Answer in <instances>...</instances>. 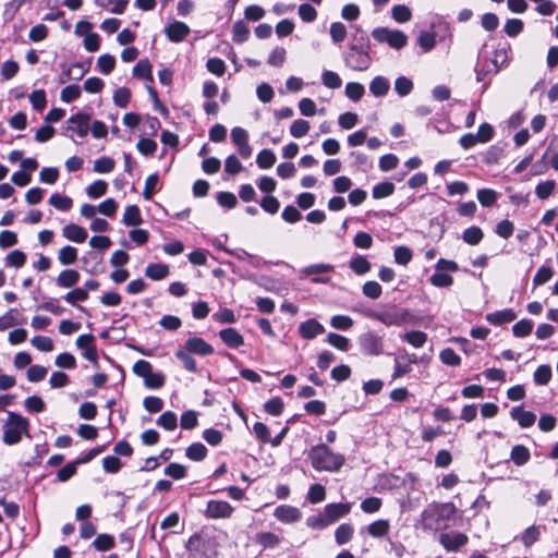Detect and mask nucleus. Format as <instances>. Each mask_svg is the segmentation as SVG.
Masks as SVG:
<instances>
[{"label": "nucleus", "mask_w": 558, "mask_h": 558, "mask_svg": "<svg viewBox=\"0 0 558 558\" xmlns=\"http://www.w3.org/2000/svg\"><path fill=\"white\" fill-rule=\"evenodd\" d=\"M343 62L347 68L352 71H367L373 59L371 57V41L365 33L360 36L352 35L347 51L342 54Z\"/></svg>", "instance_id": "f257e3e1"}, {"label": "nucleus", "mask_w": 558, "mask_h": 558, "mask_svg": "<svg viewBox=\"0 0 558 558\" xmlns=\"http://www.w3.org/2000/svg\"><path fill=\"white\" fill-rule=\"evenodd\" d=\"M456 512L451 502H430L421 513V524L424 530L437 532L448 525Z\"/></svg>", "instance_id": "f03ea898"}, {"label": "nucleus", "mask_w": 558, "mask_h": 558, "mask_svg": "<svg viewBox=\"0 0 558 558\" xmlns=\"http://www.w3.org/2000/svg\"><path fill=\"white\" fill-rule=\"evenodd\" d=\"M308 459L316 471L337 472L344 462L345 458L340 453H335L327 445L320 444L314 446L308 451Z\"/></svg>", "instance_id": "7ed1b4c3"}, {"label": "nucleus", "mask_w": 558, "mask_h": 558, "mask_svg": "<svg viewBox=\"0 0 558 558\" xmlns=\"http://www.w3.org/2000/svg\"><path fill=\"white\" fill-rule=\"evenodd\" d=\"M29 422L15 412L8 413V420L3 426V442L12 446L21 441L24 434H28Z\"/></svg>", "instance_id": "20e7f679"}, {"label": "nucleus", "mask_w": 558, "mask_h": 558, "mask_svg": "<svg viewBox=\"0 0 558 558\" xmlns=\"http://www.w3.org/2000/svg\"><path fill=\"white\" fill-rule=\"evenodd\" d=\"M365 315L372 319H376L386 326H402L410 320V314L407 310L397 305H387L380 310L367 311Z\"/></svg>", "instance_id": "39448f33"}, {"label": "nucleus", "mask_w": 558, "mask_h": 558, "mask_svg": "<svg viewBox=\"0 0 558 558\" xmlns=\"http://www.w3.org/2000/svg\"><path fill=\"white\" fill-rule=\"evenodd\" d=\"M372 37L378 43H386L393 49H402L408 44V36L399 29L376 27L372 31Z\"/></svg>", "instance_id": "423d86ee"}, {"label": "nucleus", "mask_w": 558, "mask_h": 558, "mask_svg": "<svg viewBox=\"0 0 558 558\" xmlns=\"http://www.w3.org/2000/svg\"><path fill=\"white\" fill-rule=\"evenodd\" d=\"M234 508L226 500H209L206 505L204 514L207 519H230Z\"/></svg>", "instance_id": "0eeeda50"}, {"label": "nucleus", "mask_w": 558, "mask_h": 558, "mask_svg": "<svg viewBox=\"0 0 558 558\" xmlns=\"http://www.w3.org/2000/svg\"><path fill=\"white\" fill-rule=\"evenodd\" d=\"M438 542L447 551L456 553L468 544L469 537L464 533L451 531L441 533L438 537Z\"/></svg>", "instance_id": "6e6552de"}, {"label": "nucleus", "mask_w": 558, "mask_h": 558, "mask_svg": "<svg viewBox=\"0 0 558 558\" xmlns=\"http://www.w3.org/2000/svg\"><path fill=\"white\" fill-rule=\"evenodd\" d=\"M359 344L364 354L379 355L383 353V340L374 332H366L360 336Z\"/></svg>", "instance_id": "1a4fd4ad"}, {"label": "nucleus", "mask_w": 558, "mask_h": 558, "mask_svg": "<svg viewBox=\"0 0 558 558\" xmlns=\"http://www.w3.org/2000/svg\"><path fill=\"white\" fill-rule=\"evenodd\" d=\"M89 121V114L77 112L68 119L66 130L76 133L78 137L83 138L88 134Z\"/></svg>", "instance_id": "9d476101"}, {"label": "nucleus", "mask_w": 558, "mask_h": 558, "mask_svg": "<svg viewBox=\"0 0 558 558\" xmlns=\"http://www.w3.org/2000/svg\"><path fill=\"white\" fill-rule=\"evenodd\" d=\"M352 508L351 502H338V504H327L324 507V514L329 523V525L333 524L341 518L347 517Z\"/></svg>", "instance_id": "9b49d317"}, {"label": "nucleus", "mask_w": 558, "mask_h": 558, "mask_svg": "<svg viewBox=\"0 0 558 558\" xmlns=\"http://www.w3.org/2000/svg\"><path fill=\"white\" fill-rule=\"evenodd\" d=\"M275 518L282 523H294L302 518L301 511L290 505H280L274 511Z\"/></svg>", "instance_id": "f8f14e48"}, {"label": "nucleus", "mask_w": 558, "mask_h": 558, "mask_svg": "<svg viewBox=\"0 0 558 558\" xmlns=\"http://www.w3.org/2000/svg\"><path fill=\"white\" fill-rule=\"evenodd\" d=\"M185 350L201 356L210 355L214 352L213 347L199 337L189 338L185 341Z\"/></svg>", "instance_id": "ddd939ff"}, {"label": "nucleus", "mask_w": 558, "mask_h": 558, "mask_svg": "<svg viewBox=\"0 0 558 558\" xmlns=\"http://www.w3.org/2000/svg\"><path fill=\"white\" fill-rule=\"evenodd\" d=\"M166 36L173 43H180L190 34V27L183 23L175 21L165 28Z\"/></svg>", "instance_id": "4468645a"}, {"label": "nucleus", "mask_w": 558, "mask_h": 558, "mask_svg": "<svg viewBox=\"0 0 558 558\" xmlns=\"http://www.w3.org/2000/svg\"><path fill=\"white\" fill-rule=\"evenodd\" d=\"M88 71V68H85V65L82 62H75L71 66L66 68L59 76V84H65L70 80H76L80 81L85 75V73Z\"/></svg>", "instance_id": "2eb2a0df"}, {"label": "nucleus", "mask_w": 558, "mask_h": 558, "mask_svg": "<svg viewBox=\"0 0 558 558\" xmlns=\"http://www.w3.org/2000/svg\"><path fill=\"white\" fill-rule=\"evenodd\" d=\"M219 337L222 342L231 349H238L244 344L243 336L236 329L231 327L221 329L219 331Z\"/></svg>", "instance_id": "dca6fc26"}, {"label": "nucleus", "mask_w": 558, "mask_h": 558, "mask_svg": "<svg viewBox=\"0 0 558 558\" xmlns=\"http://www.w3.org/2000/svg\"><path fill=\"white\" fill-rule=\"evenodd\" d=\"M512 420L517 421L522 428L532 426L536 421V415L531 411H524L522 407H514L510 411Z\"/></svg>", "instance_id": "f3484780"}, {"label": "nucleus", "mask_w": 558, "mask_h": 558, "mask_svg": "<svg viewBox=\"0 0 558 558\" xmlns=\"http://www.w3.org/2000/svg\"><path fill=\"white\" fill-rule=\"evenodd\" d=\"M62 234L65 239H68L69 241L75 242V243L85 242V240L87 239V235H88L85 228H83L78 225H75V223L66 225L62 229Z\"/></svg>", "instance_id": "a211bd4d"}, {"label": "nucleus", "mask_w": 558, "mask_h": 558, "mask_svg": "<svg viewBox=\"0 0 558 558\" xmlns=\"http://www.w3.org/2000/svg\"><path fill=\"white\" fill-rule=\"evenodd\" d=\"M300 335L304 339H313L325 331V328L316 319H308L300 325Z\"/></svg>", "instance_id": "6ab92c4d"}, {"label": "nucleus", "mask_w": 558, "mask_h": 558, "mask_svg": "<svg viewBox=\"0 0 558 558\" xmlns=\"http://www.w3.org/2000/svg\"><path fill=\"white\" fill-rule=\"evenodd\" d=\"M517 314L511 308L497 311L486 315V320L496 326L513 322Z\"/></svg>", "instance_id": "aec40b11"}, {"label": "nucleus", "mask_w": 558, "mask_h": 558, "mask_svg": "<svg viewBox=\"0 0 558 558\" xmlns=\"http://www.w3.org/2000/svg\"><path fill=\"white\" fill-rule=\"evenodd\" d=\"M88 299V293L83 288H75L72 291L68 292L63 300L73 305L76 306L81 312H86V308L82 305H77L78 302H85Z\"/></svg>", "instance_id": "412c9836"}, {"label": "nucleus", "mask_w": 558, "mask_h": 558, "mask_svg": "<svg viewBox=\"0 0 558 558\" xmlns=\"http://www.w3.org/2000/svg\"><path fill=\"white\" fill-rule=\"evenodd\" d=\"M80 280V274L74 269L62 270L57 277V284L61 288H73Z\"/></svg>", "instance_id": "4be33fe9"}, {"label": "nucleus", "mask_w": 558, "mask_h": 558, "mask_svg": "<svg viewBox=\"0 0 558 558\" xmlns=\"http://www.w3.org/2000/svg\"><path fill=\"white\" fill-rule=\"evenodd\" d=\"M390 88V83L385 76H375L369 83V92L375 97L386 96Z\"/></svg>", "instance_id": "5701e85b"}, {"label": "nucleus", "mask_w": 558, "mask_h": 558, "mask_svg": "<svg viewBox=\"0 0 558 558\" xmlns=\"http://www.w3.org/2000/svg\"><path fill=\"white\" fill-rule=\"evenodd\" d=\"M349 267L354 274L361 276L367 274L372 265L365 256L357 254L350 259Z\"/></svg>", "instance_id": "b1692460"}, {"label": "nucleus", "mask_w": 558, "mask_h": 558, "mask_svg": "<svg viewBox=\"0 0 558 558\" xmlns=\"http://www.w3.org/2000/svg\"><path fill=\"white\" fill-rule=\"evenodd\" d=\"M531 458L530 450L523 446V445H515L512 447L510 452V459L512 462L518 465L522 466L529 462Z\"/></svg>", "instance_id": "393cba45"}, {"label": "nucleus", "mask_w": 558, "mask_h": 558, "mask_svg": "<svg viewBox=\"0 0 558 558\" xmlns=\"http://www.w3.org/2000/svg\"><path fill=\"white\" fill-rule=\"evenodd\" d=\"M401 339L414 348H422L427 341V333L421 330H412L401 335Z\"/></svg>", "instance_id": "a878e982"}, {"label": "nucleus", "mask_w": 558, "mask_h": 558, "mask_svg": "<svg viewBox=\"0 0 558 558\" xmlns=\"http://www.w3.org/2000/svg\"><path fill=\"white\" fill-rule=\"evenodd\" d=\"M250 37L248 25L240 20L236 21L232 26V40L236 44L245 43Z\"/></svg>", "instance_id": "bb28decb"}, {"label": "nucleus", "mask_w": 558, "mask_h": 558, "mask_svg": "<svg viewBox=\"0 0 558 558\" xmlns=\"http://www.w3.org/2000/svg\"><path fill=\"white\" fill-rule=\"evenodd\" d=\"M169 272V267L165 264H148L145 269V275L153 280H162Z\"/></svg>", "instance_id": "cd10ccee"}, {"label": "nucleus", "mask_w": 558, "mask_h": 558, "mask_svg": "<svg viewBox=\"0 0 558 558\" xmlns=\"http://www.w3.org/2000/svg\"><path fill=\"white\" fill-rule=\"evenodd\" d=\"M133 75L138 78L147 80L149 83L154 82L151 74V64L147 59L140 60L133 68Z\"/></svg>", "instance_id": "c85d7f7f"}, {"label": "nucleus", "mask_w": 558, "mask_h": 558, "mask_svg": "<svg viewBox=\"0 0 558 558\" xmlns=\"http://www.w3.org/2000/svg\"><path fill=\"white\" fill-rule=\"evenodd\" d=\"M354 529L350 523L340 524L335 531V539L338 545L349 543L353 536Z\"/></svg>", "instance_id": "c756f323"}, {"label": "nucleus", "mask_w": 558, "mask_h": 558, "mask_svg": "<svg viewBox=\"0 0 558 558\" xmlns=\"http://www.w3.org/2000/svg\"><path fill=\"white\" fill-rule=\"evenodd\" d=\"M122 222L126 226H138L142 223L140 208L136 205H130L125 208Z\"/></svg>", "instance_id": "7c9ffc66"}, {"label": "nucleus", "mask_w": 558, "mask_h": 558, "mask_svg": "<svg viewBox=\"0 0 558 558\" xmlns=\"http://www.w3.org/2000/svg\"><path fill=\"white\" fill-rule=\"evenodd\" d=\"M484 238V233L480 227L472 226L466 228L462 233V240L469 245H477Z\"/></svg>", "instance_id": "2f4dec72"}, {"label": "nucleus", "mask_w": 558, "mask_h": 558, "mask_svg": "<svg viewBox=\"0 0 558 558\" xmlns=\"http://www.w3.org/2000/svg\"><path fill=\"white\" fill-rule=\"evenodd\" d=\"M390 524L388 520H377L367 526V532L373 537H383L388 534Z\"/></svg>", "instance_id": "473e14b6"}, {"label": "nucleus", "mask_w": 558, "mask_h": 558, "mask_svg": "<svg viewBox=\"0 0 558 558\" xmlns=\"http://www.w3.org/2000/svg\"><path fill=\"white\" fill-rule=\"evenodd\" d=\"M329 34H330V38H331L332 43L336 45H339V44L343 43V40L345 39V37L348 35V31L343 23L333 22L330 25Z\"/></svg>", "instance_id": "72a5a7b5"}, {"label": "nucleus", "mask_w": 558, "mask_h": 558, "mask_svg": "<svg viewBox=\"0 0 558 558\" xmlns=\"http://www.w3.org/2000/svg\"><path fill=\"white\" fill-rule=\"evenodd\" d=\"M256 543L264 548H274L280 544V537L271 532H260L256 534Z\"/></svg>", "instance_id": "f704fd0d"}, {"label": "nucleus", "mask_w": 558, "mask_h": 558, "mask_svg": "<svg viewBox=\"0 0 558 558\" xmlns=\"http://www.w3.org/2000/svg\"><path fill=\"white\" fill-rule=\"evenodd\" d=\"M186 457L193 461H202L207 456V448L202 442H194L186 448Z\"/></svg>", "instance_id": "c9c22d12"}, {"label": "nucleus", "mask_w": 558, "mask_h": 558, "mask_svg": "<svg viewBox=\"0 0 558 558\" xmlns=\"http://www.w3.org/2000/svg\"><path fill=\"white\" fill-rule=\"evenodd\" d=\"M156 423L166 430H173L178 426V418L174 412L167 411L157 418Z\"/></svg>", "instance_id": "e433bc0d"}, {"label": "nucleus", "mask_w": 558, "mask_h": 558, "mask_svg": "<svg viewBox=\"0 0 558 558\" xmlns=\"http://www.w3.org/2000/svg\"><path fill=\"white\" fill-rule=\"evenodd\" d=\"M114 537L110 534H99L93 542V546L98 551H106L114 547Z\"/></svg>", "instance_id": "4c0bfd02"}, {"label": "nucleus", "mask_w": 558, "mask_h": 558, "mask_svg": "<svg viewBox=\"0 0 558 558\" xmlns=\"http://www.w3.org/2000/svg\"><path fill=\"white\" fill-rule=\"evenodd\" d=\"M58 259L61 265H72L77 259V250L71 245L63 246L59 252Z\"/></svg>", "instance_id": "58836bf2"}, {"label": "nucleus", "mask_w": 558, "mask_h": 558, "mask_svg": "<svg viewBox=\"0 0 558 558\" xmlns=\"http://www.w3.org/2000/svg\"><path fill=\"white\" fill-rule=\"evenodd\" d=\"M331 271H333V266L330 264H314L301 269V274L306 277L328 274Z\"/></svg>", "instance_id": "ea45409f"}, {"label": "nucleus", "mask_w": 558, "mask_h": 558, "mask_svg": "<svg viewBox=\"0 0 558 558\" xmlns=\"http://www.w3.org/2000/svg\"><path fill=\"white\" fill-rule=\"evenodd\" d=\"M391 16L398 23H407L412 19V12L407 5L397 4L391 9Z\"/></svg>", "instance_id": "a19ab883"}, {"label": "nucleus", "mask_w": 558, "mask_h": 558, "mask_svg": "<svg viewBox=\"0 0 558 558\" xmlns=\"http://www.w3.org/2000/svg\"><path fill=\"white\" fill-rule=\"evenodd\" d=\"M345 96L353 100L359 101L365 94V88L361 83L350 82L345 85Z\"/></svg>", "instance_id": "79ce46f5"}, {"label": "nucleus", "mask_w": 558, "mask_h": 558, "mask_svg": "<svg viewBox=\"0 0 558 558\" xmlns=\"http://www.w3.org/2000/svg\"><path fill=\"white\" fill-rule=\"evenodd\" d=\"M276 162V155L270 149H263L256 157V163L260 169L271 168Z\"/></svg>", "instance_id": "37998d69"}, {"label": "nucleus", "mask_w": 558, "mask_h": 558, "mask_svg": "<svg viewBox=\"0 0 558 558\" xmlns=\"http://www.w3.org/2000/svg\"><path fill=\"white\" fill-rule=\"evenodd\" d=\"M116 66V58L111 54H101L97 60L98 70L105 74H110Z\"/></svg>", "instance_id": "c03bdc74"}, {"label": "nucleus", "mask_w": 558, "mask_h": 558, "mask_svg": "<svg viewBox=\"0 0 558 558\" xmlns=\"http://www.w3.org/2000/svg\"><path fill=\"white\" fill-rule=\"evenodd\" d=\"M326 498V489L322 484H313L307 492V500L311 504H319Z\"/></svg>", "instance_id": "a18cd8bd"}, {"label": "nucleus", "mask_w": 558, "mask_h": 558, "mask_svg": "<svg viewBox=\"0 0 558 558\" xmlns=\"http://www.w3.org/2000/svg\"><path fill=\"white\" fill-rule=\"evenodd\" d=\"M437 32H422L417 43L424 51H430L436 45Z\"/></svg>", "instance_id": "49530a36"}, {"label": "nucleus", "mask_w": 558, "mask_h": 558, "mask_svg": "<svg viewBox=\"0 0 558 558\" xmlns=\"http://www.w3.org/2000/svg\"><path fill=\"white\" fill-rule=\"evenodd\" d=\"M429 281L437 288H447L452 284L453 278L444 272V270H436V272L430 276Z\"/></svg>", "instance_id": "de8ad7c7"}, {"label": "nucleus", "mask_w": 558, "mask_h": 558, "mask_svg": "<svg viewBox=\"0 0 558 558\" xmlns=\"http://www.w3.org/2000/svg\"><path fill=\"white\" fill-rule=\"evenodd\" d=\"M49 204L59 210L66 211L72 207L73 202L71 197L56 193L50 196Z\"/></svg>", "instance_id": "09e8293b"}, {"label": "nucleus", "mask_w": 558, "mask_h": 558, "mask_svg": "<svg viewBox=\"0 0 558 558\" xmlns=\"http://www.w3.org/2000/svg\"><path fill=\"white\" fill-rule=\"evenodd\" d=\"M175 357L183 363L186 371L191 373L197 372V363L186 350L175 351Z\"/></svg>", "instance_id": "8fccbe9b"}, {"label": "nucleus", "mask_w": 558, "mask_h": 558, "mask_svg": "<svg viewBox=\"0 0 558 558\" xmlns=\"http://www.w3.org/2000/svg\"><path fill=\"white\" fill-rule=\"evenodd\" d=\"M477 199L484 207L493 206L497 202V192L492 189H481L477 191Z\"/></svg>", "instance_id": "3c124183"}, {"label": "nucleus", "mask_w": 558, "mask_h": 558, "mask_svg": "<svg viewBox=\"0 0 558 558\" xmlns=\"http://www.w3.org/2000/svg\"><path fill=\"white\" fill-rule=\"evenodd\" d=\"M322 82L326 87L331 89L339 88L342 84V81L338 73L330 70H325L322 73Z\"/></svg>", "instance_id": "603ef678"}, {"label": "nucleus", "mask_w": 558, "mask_h": 558, "mask_svg": "<svg viewBox=\"0 0 558 558\" xmlns=\"http://www.w3.org/2000/svg\"><path fill=\"white\" fill-rule=\"evenodd\" d=\"M108 184L104 180H97L87 186L86 193L90 198H99L106 194Z\"/></svg>", "instance_id": "864d4df0"}, {"label": "nucleus", "mask_w": 558, "mask_h": 558, "mask_svg": "<svg viewBox=\"0 0 558 558\" xmlns=\"http://www.w3.org/2000/svg\"><path fill=\"white\" fill-rule=\"evenodd\" d=\"M395 185L391 182H381L373 187V197L375 199L385 198L393 194Z\"/></svg>", "instance_id": "5fc2aeb1"}, {"label": "nucleus", "mask_w": 558, "mask_h": 558, "mask_svg": "<svg viewBox=\"0 0 558 558\" xmlns=\"http://www.w3.org/2000/svg\"><path fill=\"white\" fill-rule=\"evenodd\" d=\"M81 96V87L76 84L65 86L60 94V98L63 102L70 104Z\"/></svg>", "instance_id": "6e6d98bb"}, {"label": "nucleus", "mask_w": 558, "mask_h": 558, "mask_svg": "<svg viewBox=\"0 0 558 558\" xmlns=\"http://www.w3.org/2000/svg\"><path fill=\"white\" fill-rule=\"evenodd\" d=\"M556 182L554 180H547L544 182H539L536 185L535 194L541 199L548 198L555 191Z\"/></svg>", "instance_id": "4d7b16f0"}, {"label": "nucleus", "mask_w": 558, "mask_h": 558, "mask_svg": "<svg viewBox=\"0 0 558 558\" xmlns=\"http://www.w3.org/2000/svg\"><path fill=\"white\" fill-rule=\"evenodd\" d=\"M158 181H159V177L157 173H153L147 177V179L145 181L144 191H143V197L146 201H150L153 198V195L157 191Z\"/></svg>", "instance_id": "13d9d810"}, {"label": "nucleus", "mask_w": 558, "mask_h": 558, "mask_svg": "<svg viewBox=\"0 0 558 558\" xmlns=\"http://www.w3.org/2000/svg\"><path fill=\"white\" fill-rule=\"evenodd\" d=\"M413 89V82L405 77V76H399L395 82V90L396 93L401 96H408Z\"/></svg>", "instance_id": "bf43d9fd"}, {"label": "nucleus", "mask_w": 558, "mask_h": 558, "mask_svg": "<svg viewBox=\"0 0 558 558\" xmlns=\"http://www.w3.org/2000/svg\"><path fill=\"white\" fill-rule=\"evenodd\" d=\"M137 150L146 156H153L157 149V143L154 140L142 137L136 144Z\"/></svg>", "instance_id": "052dcab7"}, {"label": "nucleus", "mask_w": 558, "mask_h": 558, "mask_svg": "<svg viewBox=\"0 0 558 558\" xmlns=\"http://www.w3.org/2000/svg\"><path fill=\"white\" fill-rule=\"evenodd\" d=\"M412 251L408 246H397L393 252L395 262L399 265L405 266L412 259Z\"/></svg>", "instance_id": "680f3d73"}, {"label": "nucleus", "mask_w": 558, "mask_h": 558, "mask_svg": "<svg viewBox=\"0 0 558 558\" xmlns=\"http://www.w3.org/2000/svg\"><path fill=\"white\" fill-rule=\"evenodd\" d=\"M310 123L306 120L298 119L293 121V123L290 126V134L295 137L300 138L307 134L310 131Z\"/></svg>", "instance_id": "e2e57ef3"}, {"label": "nucleus", "mask_w": 558, "mask_h": 558, "mask_svg": "<svg viewBox=\"0 0 558 558\" xmlns=\"http://www.w3.org/2000/svg\"><path fill=\"white\" fill-rule=\"evenodd\" d=\"M24 407L31 413H40L46 409L44 400L38 396L26 398L24 401Z\"/></svg>", "instance_id": "0e129e2a"}, {"label": "nucleus", "mask_w": 558, "mask_h": 558, "mask_svg": "<svg viewBox=\"0 0 558 558\" xmlns=\"http://www.w3.org/2000/svg\"><path fill=\"white\" fill-rule=\"evenodd\" d=\"M440 361L449 366H458L461 363V357L451 348L444 349L439 354Z\"/></svg>", "instance_id": "69168bd1"}, {"label": "nucleus", "mask_w": 558, "mask_h": 558, "mask_svg": "<svg viewBox=\"0 0 558 558\" xmlns=\"http://www.w3.org/2000/svg\"><path fill=\"white\" fill-rule=\"evenodd\" d=\"M131 99V92L126 87H120L113 93V102L120 108L128 107Z\"/></svg>", "instance_id": "338daca9"}, {"label": "nucleus", "mask_w": 558, "mask_h": 558, "mask_svg": "<svg viewBox=\"0 0 558 558\" xmlns=\"http://www.w3.org/2000/svg\"><path fill=\"white\" fill-rule=\"evenodd\" d=\"M298 13L301 20L305 23L314 22L317 17L316 9L308 3H302L299 7Z\"/></svg>", "instance_id": "774afa93"}]
</instances>
